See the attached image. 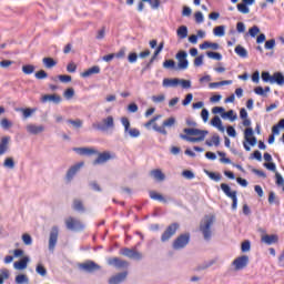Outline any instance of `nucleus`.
<instances>
[{
	"instance_id": "1",
	"label": "nucleus",
	"mask_w": 284,
	"mask_h": 284,
	"mask_svg": "<svg viewBox=\"0 0 284 284\" xmlns=\"http://www.w3.org/2000/svg\"><path fill=\"white\" fill-rule=\"evenodd\" d=\"M183 133L180 134V139L182 141H187L189 143H201V141H205V136L210 134L207 130H201L196 128H186L183 129Z\"/></svg>"
},
{
	"instance_id": "2",
	"label": "nucleus",
	"mask_w": 284,
	"mask_h": 284,
	"mask_svg": "<svg viewBox=\"0 0 284 284\" xmlns=\"http://www.w3.org/2000/svg\"><path fill=\"white\" fill-rule=\"evenodd\" d=\"M212 225H214V217L201 221L200 232H202L204 241H212Z\"/></svg>"
},
{
	"instance_id": "3",
	"label": "nucleus",
	"mask_w": 284,
	"mask_h": 284,
	"mask_svg": "<svg viewBox=\"0 0 284 284\" xmlns=\"http://www.w3.org/2000/svg\"><path fill=\"white\" fill-rule=\"evenodd\" d=\"M93 130H98L99 132H106V130H113L114 128V118L109 115L104 118L101 122L92 124Z\"/></svg>"
},
{
	"instance_id": "4",
	"label": "nucleus",
	"mask_w": 284,
	"mask_h": 284,
	"mask_svg": "<svg viewBox=\"0 0 284 284\" xmlns=\"http://www.w3.org/2000/svg\"><path fill=\"white\" fill-rule=\"evenodd\" d=\"M176 125V118L171 116L163 121L162 126H159L156 123L153 124V130L159 132V134H163V136H168V130L165 128H174Z\"/></svg>"
},
{
	"instance_id": "5",
	"label": "nucleus",
	"mask_w": 284,
	"mask_h": 284,
	"mask_svg": "<svg viewBox=\"0 0 284 284\" xmlns=\"http://www.w3.org/2000/svg\"><path fill=\"white\" fill-rule=\"evenodd\" d=\"M221 190L224 192V194L226 196H229V199H232L233 203H232V210L236 211V209L239 207V196H237V192L236 191H232V189L230 187V185L222 183L221 184Z\"/></svg>"
},
{
	"instance_id": "6",
	"label": "nucleus",
	"mask_w": 284,
	"mask_h": 284,
	"mask_svg": "<svg viewBox=\"0 0 284 284\" xmlns=\"http://www.w3.org/2000/svg\"><path fill=\"white\" fill-rule=\"evenodd\" d=\"M190 243V233L179 235L172 244L173 250H184Z\"/></svg>"
},
{
	"instance_id": "7",
	"label": "nucleus",
	"mask_w": 284,
	"mask_h": 284,
	"mask_svg": "<svg viewBox=\"0 0 284 284\" xmlns=\"http://www.w3.org/2000/svg\"><path fill=\"white\" fill-rule=\"evenodd\" d=\"M65 225L69 230H71V232H83V230H85V224L74 217H69L65 221Z\"/></svg>"
},
{
	"instance_id": "8",
	"label": "nucleus",
	"mask_w": 284,
	"mask_h": 284,
	"mask_svg": "<svg viewBox=\"0 0 284 284\" xmlns=\"http://www.w3.org/2000/svg\"><path fill=\"white\" fill-rule=\"evenodd\" d=\"M232 265L235 272H241V270H245V267L250 265V256L247 255L239 256L232 262Z\"/></svg>"
},
{
	"instance_id": "9",
	"label": "nucleus",
	"mask_w": 284,
	"mask_h": 284,
	"mask_svg": "<svg viewBox=\"0 0 284 284\" xmlns=\"http://www.w3.org/2000/svg\"><path fill=\"white\" fill-rule=\"evenodd\" d=\"M178 230H179V223H172L171 225H169L166 230L163 232V234L161 235L162 243H168V241H170V239H172L174 234H176Z\"/></svg>"
},
{
	"instance_id": "10",
	"label": "nucleus",
	"mask_w": 284,
	"mask_h": 284,
	"mask_svg": "<svg viewBox=\"0 0 284 284\" xmlns=\"http://www.w3.org/2000/svg\"><path fill=\"white\" fill-rule=\"evenodd\" d=\"M79 270L82 272H87V274H92L101 270V265L97 264L94 261H87L84 263L79 264Z\"/></svg>"
},
{
	"instance_id": "11",
	"label": "nucleus",
	"mask_w": 284,
	"mask_h": 284,
	"mask_svg": "<svg viewBox=\"0 0 284 284\" xmlns=\"http://www.w3.org/2000/svg\"><path fill=\"white\" fill-rule=\"evenodd\" d=\"M175 59L179 61L178 62L179 70H187V68L190 65V61H187V52L186 51H179L175 54Z\"/></svg>"
},
{
	"instance_id": "12",
	"label": "nucleus",
	"mask_w": 284,
	"mask_h": 284,
	"mask_svg": "<svg viewBox=\"0 0 284 284\" xmlns=\"http://www.w3.org/2000/svg\"><path fill=\"white\" fill-rule=\"evenodd\" d=\"M120 254H122V256H126V258H133L134 261H141V258H143V254L135 248L123 247L120 250Z\"/></svg>"
},
{
	"instance_id": "13",
	"label": "nucleus",
	"mask_w": 284,
	"mask_h": 284,
	"mask_svg": "<svg viewBox=\"0 0 284 284\" xmlns=\"http://www.w3.org/2000/svg\"><path fill=\"white\" fill-rule=\"evenodd\" d=\"M59 241V227L53 226L49 236V252L53 253L57 247V242Z\"/></svg>"
},
{
	"instance_id": "14",
	"label": "nucleus",
	"mask_w": 284,
	"mask_h": 284,
	"mask_svg": "<svg viewBox=\"0 0 284 284\" xmlns=\"http://www.w3.org/2000/svg\"><path fill=\"white\" fill-rule=\"evenodd\" d=\"M108 265L115 267V270H128V267H130V263H128V261L119 257L109 258Z\"/></svg>"
},
{
	"instance_id": "15",
	"label": "nucleus",
	"mask_w": 284,
	"mask_h": 284,
	"mask_svg": "<svg viewBox=\"0 0 284 284\" xmlns=\"http://www.w3.org/2000/svg\"><path fill=\"white\" fill-rule=\"evenodd\" d=\"M81 168H83V162H79L68 170L67 175H65L68 183H70L72 181V179H74V176H77V172H79V170H81Z\"/></svg>"
},
{
	"instance_id": "16",
	"label": "nucleus",
	"mask_w": 284,
	"mask_h": 284,
	"mask_svg": "<svg viewBox=\"0 0 284 284\" xmlns=\"http://www.w3.org/2000/svg\"><path fill=\"white\" fill-rule=\"evenodd\" d=\"M126 278H128V271H123L110 277L109 284H120V283H123Z\"/></svg>"
},
{
	"instance_id": "17",
	"label": "nucleus",
	"mask_w": 284,
	"mask_h": 284,
	"mask_svg": "<svg viewBox=\"0 0 284 284\" xmlns=\"http://www.w3.org/2000/svg\"><path fill=\"white\" fill-rule=\"evenodd\" d=\"M254 135V129L252 128H247L245 131H244V139L246 141V143H248V145H252L254 148V145H256V136H253Z\"/></svg>"
},
{
	"instance_id": "18",
	"label": "nucleus",
	"mask_w": 284,
	"mask_h": 284,
	"mask_svg": "<svg viewBox=\"0 0 284 284\" xmlns=\"http://www.w3.org/2000/svg\"><path fill=\"white\" fill-rule=\"evenodd\" d=\"M261 243H264L265 245H276L278 243V235L276 234H266L261 237Z\"/></svg>"
},
{
	"instance_id": "19",
	"label": "nucleus",
	"mask_w": 284,
	"mask_h": 284,
	"mask_svg": "<svg viewBox=\"0 0 284 284\" xmlns=\"http://www.w3.org/2000/svg\"><path fill=\"white\" fill-rule=\"evenodd\" d=\"M41 101H42V103H48V101H50L51 103L59 105V103H61L62 99H61V95H58V94H44L42 97Z\"/></svg>"
},
{
	"instance_id": "20",
	"label": "nucleus",
	"mask_w": 284,
	"mask_h": 284,
	"mask_svg": "<svg viewBox=\"0 0 284 284\" xmlns=\"http://www.w3.org/2000/svg\"><path fill=\"white\" fill-rule=\"evenodd\" d=\"M110 159H112V154H110V152H102L94 160L93 165H101L103 163H108Z\"/></svg>"
},
{
	"instance_id": "21",
	"label": "nucleus",
	"mask_w": 284,
	"mask_h": 284,
	"mask_svg": "<svg viewBox=\"0 0 284 284\" xmlns=\"http://www.w3.org/2000/svg\"><path fill=\"white\" fill-rule=\"evenodd\" d=\"M45 131V126H43V124L37 125V124H28L27 125V132L29 134H41V132Z\"/></svg>"
},
{
	"instance_id": "22",
	"label": "nucleus",
	"mask_w": 284,
	"mask_h": 284,
	"mask_svg": "<svg viewBox=\"0 0 284 284\" xmlns=\"http://www.w3.org/2000/svg\"><path fill=\"white\" fill-rule=\"evenodd\" d=\"M92 74H101V67L93 65L90 69H88L87 71L82 72L81 77L83 79H88V77H92Z\"/></svg>"
},
{
	"instance_id": "23",
	"label": "nucleus",
	"mask_w": 284,
	"mask_h": 284,
	"mask_svg": "<svg viewBox=\"0 0 284 284\" xmlns=\"http://www.w3.org/2000/svg\"><path fill=\"white\" fill-rule=\"evenodd\" d=\"M73 152H77V154H80L81 156H91V154H97L94 149L88 148H73Z\"/></svg>"
},
{
	"instance_id": "24",
	"label": "nucleus",
	"mask_w": 284,
	"mask_h": 284,
	"mask_svg": "<svg viewBox=\"0 0 284 284\" xmlns=\"http://www.w3.org/2000/svg\"><path fill=\"white\" fill-rule=\"evenodd\" d=\"M28 263H30V257L24 256L19 262H14L13 267L16 270H26V267H28Z\"/></svg>"
},
{
	"instance_id": "25",
	"label": "nucleus",
	"mask_w": 284,
	"mask_h": 284,
	"mask_svg": "<svg viewBox=\"0 0 284 284\" xmlns=\"http://www.w3.org/2000/svg\"><path fill=\"white\" fill-rule=\"evenodd\" d=\"M211 125H213V128H217L220 132H225V126H223V121H221V118L219 115H215L211 120Z\"/></svg>"
},
{
	"instance_id": "26",
	"label": "nucleus",
	"mask_w": 284,
	"mask_h": 284,
	"mask_svg": "<svg viewBox=\"0 0 284 284\" xmlns=\"http://www.w3.org/2000/svg\"><path fill=\"white\" fill-rule=\"evenodd\" d=\"M10 143V138L4 136L0 142V156H3L8 152V144Z\"/></svg>"
},
{
	"instance_id": "27",
	"label": "nucleus",
	"mask_w": 284,
	"mask_h": 284,
	"mask_svg": "<svg viewBox=\"0 0 284 284\" xmlns=\"http://www.w3.org/2000/svg\"><path fill=\"white\" fill-rule=\"evenodd\" d=\"M276 83L277 85H284V74L281 72H275L272 75V82L271 84Z\"/></svg>"
},
{
	"instance_id": "28",
	"label": "nucleus",
	"mask_w": 284,
	"mask_h": 284,
	"mask_svg": "<svg viewBox=\"0 0 284 284\" xmlns=\"http://www.w3.org/2000/svg\"><path fill=\"white\" fill-rule=\"evenodd\" d=\"M181 83L179 79H164L162 82L163 88H176Z\"/></svg>"
},
{
	"instance_id": "29",
	"label": "nucleus",
	"mask_w": 284,
	"mask_h": 284,
	"mask_svg": "<svg viewBox=\"0 0 284 284\" xmlns=\"http://www.w3.org/2000/svg\"><path fill=\"white\" fill-rule=\"evenodd\" d=\"M205 145L209 148H212V145L219 148L221 145V136H219V134H214L211 140H206Z\"/></svg>"
},
{
	"instance_id": "30",
	"label": "nucleus",
	"mask_w": 284,
	"mask_h": 284,
	"mask_svg": "<svg viewBox=\"0 0 284 284\" xmlns=\"http://www.w3.org/2000/svg\"><path fill=\"white\" fill-rule=\"evenodd\" d=\"M235 54H237V57H241V59H247V49L239 44L235 47Z\"/></svg>"
},
{
	"instance_id": "31",
	"label": "nucleus",
	"mask_w": 284,
	"mask_h": 284,
	"mask_svg": "<svg viewBox=\"0 0 284 284\" xmlns=\"http://www.w3.org/2000/svg\"><path fill=\"white\" fill-rule=\"evenodd\" d=\"M151 176L155 179V181H165V174L160 169H155L151 171Z\"/></svg>"
},
{
	"instance_id": "32",
	"label": "nucleus",
	"mask_w": 284,
	"mask_h": 284,
	"mask_svg": "<svg viewBox=\"0 0 284 284\" xmlns=\"http://www.w3.org/2000/svg\"><path fill=\"white\" fill-rule=\"evenodd\" d=\"M221 85H232V80H223V81H220V82H211L209 84V88L211 90H214L216 88H221Z\"/></svg>"
},
{
	"instance_id": "33",
	"label": "nucleus",
	"mask_w": 284,
	"mask_h": 284,
	"mask_svg": "<svg viewBox=\"0 0 284 284\" xmlns=\"http://www.w3.org/2000/svg\"><path fill=\"white\" fill-rule=\"evenodd\" d=\"M17 112H22L23 119H30V116H32V114H34L37 110L30 109V108H27V109L20 108V109H17Z\"/></svg>"
},
{
	"instance_id": "34",
	"label": "nucleus",
	"mask_w": 284,
	"mask_h": 284,
	"mask_svg": "<svg viewBox=\"0 0 284 284\" xmlns=\"http://www.w3.org/2000/svg\"><path fill=\"white\" fill-rule=\"evenodd\" d=\"M150 199H152L153 201H160V203H168V200L163 195L154 191L150 192Z\"/></svg>"
},
{
	"instance_id": "35",
	"label": "nucleus",
	"mask_w": 284,
	"mask_h": 284,
	"mask_svg": "<svg viewBox=\"0 0 284 284\" xmlns=\"http://www.w3.org/2000/svg\"><path fill=\"white\" fill-rule=\"evenodd\" d=\"M72 209L75 212H85V206H83V202L81 200H74Z\"/></svg>"
},
{
	"instance_id": "36",
	"label": "nucleus",
	"mask_w": 284,
	"mask_h": 284,
	"mask_svg": "<svg viewBox=\"0 0 284 284\" xmlns=\"http://www.w3.org/2000/svg\"><path fill=\"white\" fill-rule=\"evenodd\" d=\"M121 123L124 128V136H125V139H128V132H130V130H131L130 120L128 118H121Z\"/></svg>"
},
{
	"instance_id": "37",
	"label": "nucleus",
	"mask_w": 284,
	"mask_h": 284,
	"mask_svg": "<svg viewBox=\"0 0 284 284\" xmlns=\"http://www.w3.org/2000/svg\"><path fill=\"white\" fill-rule=\"evenodd\" d=\"M176 34L179 39H187V28L185 26H181L178 29Z\"/></svg>"
},
{
	"instance_id": "38",
	"label": "nucleus",
	"mask_w": 284,
	"mask_h": 284,
	"mask_svg": "<svg viewBox=\"0 0 284 284\" xmlns=\"http://www.w3.org/2000/svg\"><path fill=\"white\" fill-rule=\"evenodd\" d=\"M222 119H230V121H236L237 115L234 114V110H230L227 112H223L221 114Z\"/></svg>"
},
{
	"instance_id": "39",
	"label": "nucleus",
	"mask_w": 284,
	"mask_h": 284,
	"mask_svg": "<svg viewBox=\"0 0 284 284\" xmlns=\"http://www.w3.org/2000/svg\"><path fill=\"white\" fill-rule=\"evenodd\" d=\"M42 63L48 69L54 68V65H57V61H54V59H52V58H43Z\"/></svg>"
},
{
	"instance_id": "40",
	"label": "nucleus",
	"mask_w": 284,
	"mask_h": 284,
	"mask_svg": "<svg viewBox=\"0 0 284 284\" xmlns=\"http://www.w3.org/2000/svg\"><path fill=\"white\" fill-rule=\"evenodd\" d=\"M215 37H225V26L215 27L213 30Z\"/></svg>"
},
{
	"instance_id": "41",
	"label": "nucleus",
	"mask_w": 284,
	"mask_h": 284,
	"mask_svg": "<svg viewBox=\"0 0 284 284\" xmlns=\"http://www.w3.org/2000/svg\"><path fill=\"white\" fill-rule=\"evenodd\" d=\"M163 68L165 70H174L176 68V62L174 60H166L163 62Z\"/></svg>"
},
{
	"instance_id": "42",
	"label": "nucleus",
	"mask_w": 284,
	"mask_h": 284,
	"mask_svg": "<svg viewBox=\"0 0 284 284\" xmlns=\"http://www.w3.org/2000/svg\"><path fill=\"white\" fill-rule=\"evenodd\" d=\"M3 166L8 168V170H14V159L6 158V160L3 162Z\"/></svg>"
},
{
	"instance_id": "43",
	"label": "nucleus",
	"mask_w": 284,
	"mask_h": 284,
	"mask_svg": "<svg viewBox=\"0 0 284 284\" xmlns=\"http://www.w3.org/2000/svg\"><path fill=\"white\" fill-rule=\"evenodd\" d=\"M237 10L242 14H250V7H247V4H244V2L237 4Z\"/></svg>"
},
{
	"instance_id": "44",
	"label": "nucleus",
	"mask_w": 284,
	"mask_h": 284,
	"mask_svg": "<svg viewBox=\"0 0 284 284\" xmlns=\"http://www.w3.org/2000/svg\"><path fill=\"white\" fill-rule=\"evenodd\" d=\"M36 272L40 276H47L48 275V270H45L43 264H38L37 267H36Z\"/></svg>"
},
{
	"instance_id": "45",
	"label": "nucleus",
	"mask_w": 284,
	"mask_h": 284,
	"mask_svg": "<svg viewBox=\"0 0 284 284\" xmlns=\"http://www.w3.org/2000/svg\"><path fill=\"white\" fill-rule=\"evenodd\" d=\"M142 1H145L146 3H149L153 10H159V8L161 7V0H142Z\"/></svg>"
},
{
	"instance_id": "46",
	"label": "nucleus",
	"mask_w": 284,
	"mask_h": 284,
	"mask_svg": "<svg viewBox=\"0 0 284 284\" xmlns=\"http://www.w3.org/2000/svg\"><path fill=\"white\" fill-rule=\"evenodd\" d=\"M16 283H18V284H23V283L29 284L30 280L28 278L27 275L20 274L18 276H16Z\"/></svg>"
},
{
	"instance_id": "47",
	"label": "nucleus",
	"mask_w": 284,
	"mask_h": 284,
	"mask_svg": "<svg viewBox=\"0 0 284 284\" xmlns=\"http://www.w3.org/2000/svg\"><path fill=\"white\" fill-rule=\"evenodd\" d=\"M258 32H261V28H258V26H253L248 32L246 33V36L248 34L250 37H252V39H254L256 37V34H258Z\"/></svg>"
},
{
	"instance_id": "48",
	"label": "nucleus",
	"mask_w": 284,
	"mask_h": 284,
	"mask_svg": "<svg viewBox=\"0 0 284 284\" xmlns=\"http://www.w3.org/2000/svg\"><path fill=\"white\" fill-rule=\"evenodd\" d=\"M128 136H131L132 139H139V136H141V131L136 128L131 129L128 131Z\"/></svg>"
},
{
	"instance_id": "49",
	"label": "nucleus",
	"mask_w": 284,
	"mask_h": 284,
	"mask_svg": "<svg viewBox=\"0 0 284 284\" xmlns=\"http://www.w3.org/2000/svg\"><path fill=\"white\" fill-rule=\"evenodd\" d=\"M206 57H209V59H215V61H221V59H223L221 53L212 51L206 52Z\"/></svg>"
},
{
	"instance_id": "50",
	"label": "nucleus",
	"mask_w": 284,
	"mask_h": 284,
	"mask_svg": "<svg viewBox=\"0 0 284 284\" xmlns=\"http://www.w3.org/2000/svg\"><path fill=\"white\" fill-rule=\"evenodd\" d=\"M205 174H207V176L211 178L212 181H215L216 183H219V181H221V174L220 173L205 171Z\"/></svg>"
},
{
	"instance_id": "51",
	"label": "nucleus",
	"mask_w": 284,
	"mask_h": 284,
	"mask_svg": "<svg viewBox=\"0 0 284 284\" xmlns=\"http://www.w3.org/2000/svg\"><path fill=\"white\" fill-rule=\"evenodd\" d=\"M268 203L270 205H273V203H275V205H280L281 202L278 200H276V194L274 192H270L268 194Z\"/></svg>"
},
{
	"instance_id": "52",
	"label": "nucleus",
	"mask_w": 284,
	"mask_h": 284,
	"mask_svg": "<svg viewBox=\"0 0 284 284\" xmlns=\"http://www.w3.org/2000/svg\"><path fill=\"white\" fill-rule=\"evenodd\" d=\"M0 124L2 130H10V128H12V122L6 118L1 120Z\"/></svg>"
},
{
	"instance_id": "53",
	"label": "nucleus",
	"mask_w": 284,
	"mask_h": 284,
	"mask_svg": "<svg viewBox=\"0 0 284 284\" xmlns=\"http://www.w3.org/2000/svg\"><path fill=\"white\" fill-rule=\"evenodd\" d=\"M22 72L24 74H32L34 72V65L32 64H26L22 67Z\"/></svg>"
},
{
	"instance_id": "54",
	"label": "nucleus",
	"mask_w": 284,
	"mask_h": 284,
	"mask_svg": "<svg viewBox=\"0 0 284 284\" xmlns=\"http://www.w3.org/2000/svg\"><path fill=\"white\" fill-rule=\"evenodd\" d=\"M275 45H276V40L271 39L265 42L264 48H265V50H274Z\"/></svg>"
},
{
	"instance_id": "55",
	"label": "nucleus",
	"mask_w": 284,
	"mask_h": 284,
	"mask_svg": "<svg viewBox=\"0 0 284 284\" xmlns=\"http://www.w3.org/2000/svg\"><path fill=\"white\" fill-rule=\"evenodd\" d=\"M262 81H264V83H272V75L270 74V72H262Z\"/></svg>"
},
{
	"instance_id": "56",
	"label": "nucleus",
	"mask_w": 284,
	"mask_h": 284,
	"mask_svg": "<svg viewBox=\"0 0 284 284\" xmlns=\"http://www.w3.org/2000/svg\"><path fill=\"white\" fill-rule=\"evenodd\" d=\"M128 61L129 63H136V61H139V54H136V52L129 53Z\"/></svg>"
},
{
	"instance_id": "57",
	"label": "nucleus",
	"mask_w": 284,
	"mask_h": 284,
	"mask_svg": "<svg viewBox=\"0 0 284 284\" xmlns=\"http://www.w3.org/2000/svg\"><path fill=\"white\" fill-rule=\"evenodd\" d=\"M67 123H70L71 125H73V128H82L83 126V121H81L80 119L68 120Z\"/></svg>"
},
{
	"instance_id": "58",
	"label": "nucleus",
	"mask_w": 284,
	"mask_h": 284,
	"mask_svg": "<svg viewBox=\"0 0 284 284\" xmlns=\"http://www.w3.org/2000/svg\"><path fill=\"white\" fill-rule=\"evenodd\" d=\"M182 176H184V179H187L189 181H192V179H194V172L190 171V170H184L182 172Z\"/></svg>"
},
{
	"instance_id": "59",
	"label": "nucleus",
	"mask_w": 284,
	"mask_h": 284,
	"mask_svg": "<svg viewBox=\"0 0 284 284\" xmlns=\"http://www.w3.org/2000/svg\"><path fill=\"white\" fill-rule=\"evenodd\" d=\"M252 248V243L250 241H244L241 246L242 252H250Z\"/></svg>"
},
{
	"instance_id": "60",
	"label": "nucleus",
	"mask_w": 284,
	"mask_h": 284,
	"mask_svg": "<svg viewBox=\"0 0 284 284\" xmlns=\"http://www.w3.org/2000/svg\"><path fill=\"white\" fill-rule=\"evenodd\" d=\"M203 59H205V55L201 54L197 58L194 59V67L201 68L203 65Z\"/></svg>"
},
{
	"instance_id": "61",
	"label": "nucleus",
	"mask_w": 284,
	"mask_h": 284,
	"mask_svg": "<svg viewBox=\"0 0 284 284\" xmlns=\"http://www.w3.org/2000/svg\"><path fill=\"white\" fill-rule=\"evenodd\" d=\"M275 183L276 185L281 186V185H284V179H283V175H281V173L276 172L275 173Z\"/></svg>"
},
{
	"instance_id": "62",
	"label": "nucleus",
	"mask_w": 284,
	"mask_h": 284,
	"mask_svg": "<svg viewBox=\"0 0 284 284\" xmlns=\"http://www.w3.org/2000/svg\"><path fill=\"white\" fill-rule=\"evenodd\" d=\"M36 79H39V80L48 79V73L44 70H40L36 73Z\"/></svg>"
},
{
	"instance_id": "63",
	"label": "nucleus",
	"mask_w": 284,
	"mask_h": 284,
	"mask_svg": "<svg viewBox=\"0 0 284 284\" xmlns=\"http://www.w3.org/2000/svg\"><path fill=\"white\" fill-rule=\"evenodd\" d=\"M64 97H65L68 100L72 99V97H74V89H72V88L67 89V90L64 91Z\"/></svg>"
},
{
	"instance_id": "64",
	"label": "nucleus",
	"mask_w": 284,
	"mask_h": 284,
	"mask_svg": "<svg viewBox=\"0 0 284 284\" xmlns=\"http://www.w3.org/2000/svg\"><path fill=\"white\" fill-rule=\"evenodd\" d=\"M22 241H23L24 245H30L32 243V236H30V234H23Z\"/></svg>"
}]
</instances>
